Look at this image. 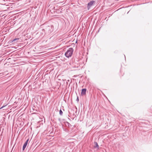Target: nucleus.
<instances>
[{
  "mask_svg": "<svg viewBox=\"0 0 152 152\" xmlns=\"http://www.w3.org/2000/svg\"><path fill=\"white\" fill-rule=\"evenodd\" d=\"M74 50L72 48H69L65 54V56L67 58L71 57L73 52Z\"/></svg>",
  "mask_w": 152,
  "mask_h": 152,
  "instance_id": "nucleus-1",
  "label": "nucleus"
},
{
  "mask_svg": "<svg viewBox=\"0 0 152 152\" xmlns=\"http://www.w3.org/2000/svg\"><path fill=\"white\" fill-rule=\"evenodd\" d=\"M43 31H46L45 34L47 33L48 34H50L53 30V29L51 26H48L46 27L45 30L44 29H42Z\"/></svg>",
  "mask_w": 152,
  "mask_h": 152,
  "instance_id": "nucleus-2",
  "label": "nucleus"
},
{
  "mask_svg": "<svg viewBox=\"0 0 152 152\" xmlns=\"http://www.w3.org/2000/svg\"><path fill=\"white\" fill-rule=\"evenodd\" d=\"M95 1H92L89 2L87 5V9L88 10H89L91 7L93 6V4H95Z\"/></svg>",
  "mask_w": 152,
  "mask_h": 152,
  "instance_id": "nucleus-3",
  "label": "nucleus"
},
{
  "mask_svg": "<svg viewBox=\"0 0 152 152\" xmlns=\"http://www.w3.org/2000/svg\"><path fill=\"white\" fill-rule=\"evenodd\" d=\"M29 140V139H28L24 143L23 147V150L24 151L25 148H26V146L27 145V143Z\"/></svg>",
  "mask_w": 152,
  "mask_h": 152,
  "instance_id": "nucleus-4",
  "label": "nucleus"
},
{
  "mask_svg": "<svg viewBox=\"0 0 152 152\" xmlns=\"http://www.w3.org/2000/svg\"><path fill=\"white\" fill-rule=\"evenodd\" d=\"M86 88H83L82 89L81 93V95L82 96L86 94Z\"/></svg>",
  "mask_w": 152,
  "mask_h": 152,
  "instance_id": "nucleus-5",
  "label": "nucleus"
},
{
  "mask_svg": "<svg viewBox=\"0 0 152 152\" xmlns=\"http://www.w3.org/2000/svg\"><path fill=\"white\" fill-rule=\"evenodd\" d=\"M94 144L95 146H94V148H97V149H99V146L98 145L97 143L96 142H94Z\"/></svg>",
  "mask_w": 152,
  "mask_h": 152,
  "instance_id": "nucleus-6",
  "label": "nucleus"
},
{
  "mask_svg": "<svg viewBox=\"0 0 152 152\" xmlns=\"http://www.w3.org/2000/svg\"><path fill=\"white\" fill-rule=\"evenodd\" d=\"M65 125L66 126L69 128L71 126V125L68 122H66L65 123Z\"/></svg>",
  "mask_w": 152,
  "mask_h": 152,
  "instance_id": "nucleus-7",
  "label": "nucleus"
},
{
  "mask_svg": "<svg viewBox=\"0 0 152 152\" xmlns=\"http://www.w3.org/2000/svg\"><path fill=\"white\" fill-rule=\"evenodd\" d=\"M19 39V38H15V39H13L12 41V42H13V43H15V42H16V41L17 40H18Z\"/></svg>",
  "mask_w": 152,
  "mask_h": 152,
  "instance_id": "nucleus-8",
  "label": "nucleus"
},
{
  "mask_svg": "<svg viewBox=\"0 0 152 152\" xmlns=\"http://www.w3.org/2000/svg\"><path fill=\"white\" fill-rule=\"evenodd\" d=\"M59 114L61 115H62L63 114V112L61 109L59 111Z\"/></svg>",
  "mask_w": 152,
  "mask_h": 152,
  "instance_id": "nucleus-9",
  "label": "nucleus"
},
{
  "mask_svg": "<svg viewBox=\"0 0 152 152\" xmlns=\"http://www.w3.org/2000/svg\"><path fill=\"white\" fill-rule=\"evenodd\" d=\"M64 131H65L66 132H68V131L67 130V129H64Z\"/></svg>",
  "mask_w": 152,
  "mask_h": 152,
  "instance_id": "nucleus-10",
  "label": "nucleus"
},
{
  "mask_svg": "<svg viewBox=\"0 0 152 152\" xmlns=\"http://www.w3.org/2000/svg\"><path fill=\"white\" fill-rule=\"evenodd\" d=\"M77 100L78 101L79 100L78 98V97H77Z\"/></svg>",
  "mask_w": 152,
  "mask_h": 152,
  "instance_id": "nucleus-11",
  "label": "nucleus"
},
{
  "mask_svg": "<svg viewBox=\"0 0 152 152\" xmlns=\"http://www.w3.org/2000/svg\"><path fill=\"white\" fill-rule=\"evenodd\" d=\"M4 107V106L2 107L1 108V109L2 108H3Z\"/></svg>",
  "mask_w": 152,
  "mask_h": 152,
  "instance_id": "nucleus-12",
  "label": "nucleus"
},
{
  "mask_svg": "<svg viewBox=\"0 0 152 152\" xmlns=\"http://www.w3.org/2000/svg\"><path fill=\"white\" fill-rule=\"evenodd\" d=\"M58 120H59V121H60V118H59V119H58Z\"/></svg>",
  "mask_w": 152,
  "mask_h": 152,
  "instance_id": "nucleus-13",
  "label": "nucleus"
}]
</instances>
